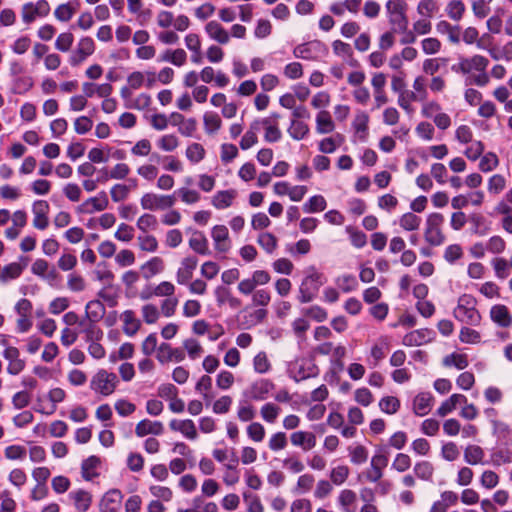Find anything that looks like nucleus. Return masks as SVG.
<instances>
[{"label": "nucleus", "mask_w": 512, "mask_h": 512, "mask_svg": "<svg viewBox=\"0 0 512 512\" xmlns=\"http://www.w3.org/2000/svg\"><path fill=\"white\" fill-rule=\"evenodd\" d=\"M335 129L331 115L328 111L322 110L316 117V130L319 134L330 133Z\"/></svg>", "instance_id": "nucleus-25"}, {"label": "nucleus", "mask_w": 512, "mask_h": 512, "mask_svg": "<svg viewBox=\"0 0 512 512\" xmlns=\"http://www.w3.org/2000/svg\"><path fill=\"white\" fill-rule=\"evenodd\" d=\"M211 236L217 251L223 253L230 249L229 232L225 225L214 226L212 228Z\"/></svg>", "instance_id": "nucleus-12"}, {"label": "nucleus", "mask_w": 512, "mask_h": 512, "mask_svg": "<svg viewBox=\"0 0 512 512\" xmlns=\"http://www.w3.org/2000/svg\"><path fill=\"white\" fill-rule=\"evenodd\" d=\"M183 347L185 348V350L188 353V356L192 360L199 358L203 353V347L201 346L199 341L193 338L186 339L183 342Z\"/></svg>", "instance_id": "nucleus-46"}, {"label": "nucleus", "mask_w": 512, "mask_h": 512, "mask_svg": "<svg viewBox=\"0 0 512 512\" xmlns=\"http://www.w3.org/2000/svg\"><path fill=\"white\" fill-rule=\"evenodd\" d=\"M309 132V127L306 123L293 119L290 127L288 128L289 135L295 140L303 139Z\"/></svg>", "instance_id": "nucleus-36"}, {"label": "nucleus", "mask_w": 512, "mask_h": 512, "mask_svg": "<svg viewBox=\"0 0 512 512\" xmlns=\"http://www.w3.org/2000/svg\"><path fill=\"white\" fill-rule=\"evenodd\" d=\"M491 264L498 279L503 280L509 276V270L512 267L509 261H507L505 258L496 257L491 261Z\"/></svg>", "instance_id": "nucleus-35"}, {"label": "nucleus", "mask_w": 512, "mask_h": 512, "mask_svg": "<svg viewBox=\"0 0 512 512\" xmlns=\"http://www.w3.org/2000/svg\"><path fill=\"white\" fill-rule=\"evenodd\" d=\"M489 61L481 55H474L471 58H460L459 63L451 66V70L455 73L468 74L472 70L483 72L486 70Z\"/></svg>", "instance_id": "nucleus-5"}, {"label": "nucleus", "mask_w": 512, "mask_h": 512, "mask_svg": "<svg viewBox=\"0 0 512 512\" xmlns=\"http://www.w3.org/2000/svg\"><path fill=\"white\" fill-rule=\"evenodd\" d=\"M302 312L305 316L310 317L317 322H323L328 317L327 311L318 305L305 308Z\"/></svg>", "instance_id": "nucleus-55"}, {"label": "nucleus", "mask_w": 512, "mask_h": 512, "mask_svg": "<svg viewBox=\"0 0 512 512\" xmlns=\"http://www.w3.org/2000/svg\"><path fill=\"white\" fill-rule=\"evenodd\" d=\"M123 495L118 489H111L106 492L100 500L99 510L100 512H118Z\"/></svg>", "instance_id": "nucleus-9"}, {"label": "nucleus", "mask_w": 512, "mask_h": 512, "mask_svg": "<svg viewBox=\"0 0 512 512\" xmlns=\"http://www.w3.org/2000/svg\"><path fill=\"white\" fill-rule=\"evenodd\" d=\"M433 397L430 393H420L413 401V410L415 414L424 416L429 413L431 409V401Z\"/></svg>", "instance_id": "nucleus-22"}, {"label": "nucleus", "mask_w": 512, "mask_h": 512, "mask_svg": "<svg viewBox=\"0 0 512 512\" xmlns=\"http://www.w3.org/2000/svg\"><path fill=\"white\" fill-rule=\"evenodd\" d=\"M293 373V379L299 382L307 378L316 377L319 373V369L314 363L303 362L299 365L297 371Z\"/></svg>", "instance_id": "nucleus-24"}, {"label": "nucleus", "mask_w": 512, "mask_h": 512, "mask_svg": "<svg viewBox=\"0 0 512 512\" xmlns=\"http://www.w3.org/2000/svg\"><path fill=\"white\" fill-rule=\"evenodd\" d=\"M237 196V191L234 189L218 191L212 197V205L216 209H225L232 205L233 200Z\"/></svg>", "instance_id": "nucleus-20"}, {"label": "nucleus", "mask_w": 512, "mask_h": 512, "mask_svg": "<svg viewBox=\"0 0 512 512\" xmlns=\"http://www.w3.org/2000/svg\"><path fill=\"white\" fill-rule=\"evenodd\" d=\"M490 317L498 326L507 328L512 324V316L505 305H494L490 310Z\"/></svg>", "instance_id": "nucleus-16"}, {"label": "nucleus", "mask_w": 512, "mask_h": 512, "mask_svg": "<svg viewBox=\"0 0 512 512\" xmlns=\"http://www.w3.org/2000/svg\"><path fill=\"white\" fill-rule=\"evenodd\" d=\"M432 332L428 329L414 330L407 333L403 338V344L406 346H421L431 340Z\"/></svg>", "instance_id": "nucleus-18"}, {"label": "nucleus", "mask_w": 512, "mask_h": 512, "mask_svg": "<svg viewBox=\"0 0 512 512\" xmlns=\"http://www.w3.org/2000/svg\"><path fill=\"white\" fill-rule=\"evenodd\" d=\"M321 285V274L318 272H313L306 276L299 286L298 300L301 303L311 302L316 297V294Z\"/></svg>", "instance_id": "nucleus-3"}, {"label": "nucleus", "mask_w": 512, "mask_h": 512, "mask_svg": "<svg viewBox=\"0 0 512 512\" xmlns=\"http://www.w3.org/2000/svg\"><path fill=\"white\" fill-rule=\"evenodd\" d=\"M326 52V46L320 41H311L301 44L296 46L293 50V54L296 58L304 60H318L321 55Z\"/></svg>", "instance_id": "nucleus-6"}, {"label": "nucleus", "mask_w": 512, "mask_h": 512, "mask_svg": "<svg viewBox=\"0 0 512 512\" xmlns=\"http://www.w3.org/2000/svg\"><path fill=\"white\" fill-rule=\"evenodd\" d=\"M164 431V426L160 421H151L143 419L137 423L135 427V434L138 437H144L148 434L161 435Z\"/></svg>", "instance_id": "nucleus-14"}, {"label": "nucleus", "mask_w": 512, "mask_h": 512, "mask_svg": "<svg viewBox=\"0 0 512 512\" xmlns=\"http://www.w3.org/2000/svg\"><path fill=\"white\" fill-rule=\"evenodd\" d=\"M498 163L499 161L496 154L489 152L481 158L479 163V169L482 172H489L496 168Z\"/></svg>", "instance_id": "nucleus-60"}, {"label": "nucleus", "mask_w": 512, "mask_h": 512, "mask_svg": "<svg viewBox=\"0 0 512 512\" xmlns=\"http://www.w3.org/2000/svg\"><path fill=\"white\" fill-rule=\"evenodd\" d=\"M205 32L219 44H227L230 40L228 31L217 21H209L205 25Z\"/></svg>", "instance_id": "nucleus-15"}, {"label": "nucleus", "mask_w": 512, "mask_h": 512, "mask_svg": "<svg viewBox=\"0 0 512 512\" xmlns=\"http://www.w3.org/2000/svg\"><path fill=\"white\" fill-rule=\"evenodd\" d=\"M214 293L219 306L228 304L232 309H237L241 306V300L234 297L230 289L225 286L216 287Z\"/></svg>", "instance_id": "nucleus-19"}, {"label": "nucleus", "mask_w": 512, "mask_h": 512, "mask_svg": "<svg viewBox=\"0 0 512 512\" xmlns=\"http://www.w3.org/2000/svg\"><path fill=\"white\" fill-rule=\"evenodd\" d=\"M349 476V468L345 465H339L332 469L330 479L335 485L343 484Z\"/></svg>", "instance_id": "nucleus-54"}, {"label": "nucleus", "mask_w": 512, "mask_h": 512, "mask_svg": "<svg viewBox=\"0 0 512 512\" xmlns=\"http://www.w3.org/2000/svg\"><path fill=\"white\" fill-rule=\"evenodd\" d=\"M175 195L180 197L181 201L186 204H194V203L198 202L201 197L200 194L196 190L185 188V187H182V188H179L178 190H176L174 192V196Z\"/></svg>", "instance_id": "nucleus-45"}, {"label": "nucleus", "mask_w": 512, "mask_h": 512, "mask_svg": "<svg viewBox=\"0 0 512 512\" xmlns=\"http://www.w3.org/2000/svg\"><path fill=\"white\" fill-rule=\"evenodd\" d=\"M421 218L412 212L404 213L399 218V225L405 231H415L420 227Z\"/></svg>", "instance_id": "nucleus-28"}, {"label": "nucleus", "mask_w": 512, "mask_h": 512, "mask_svg": "<svg viewBox=\"0 0 512 512\" xmlns=\"http://www.w3.org/2000/svg\"><path fill=\"white\" fill-rule=\"evenodd\" d=\"M157 145L161 150H163L165 152H171V151H174L178 147L179 140L175 135L167 134V135L162 136L157 141Z\"/></svg>", "instance_id": "nucleus-53"}, {"label": "nucleus", "mask_w": 512, "mask_h": 512, "mask_svg": "<svg viewBox=\"0 0 512 512\" xmlns=\"http://www.w3.org/2000/svg\"><path fill=\"white\" fill-rule=\"evenodd\" d=\"M237 416L240 421L248 422L255 418L256 411L251 404L247 402H241L238 407Z\"/></svg>", "instance_id": "nucleus-56"}, {"label": "nucleus", "mask_w": 512, "mask_h": 512, "mask_svg": "<svg viewBox=\"0 0 512 512\" xmlns=\"http://www.w3.org/2000/svg\"><path fill=\"white\" fill-rule=\"evenodd\" d=\"M95 51V43L91 37H82L77 45V48L72 52L69 63L71 66H78L87 57L92 55Z\"/></svg>", "instance_id": "nucleus-7"}, {"label": "nucleus", "mask_w": 512, "mask_h": 512, "mask_svg": "<svg viewBox=\"0 0 512 512\" xmlns=\"http://www.w3.org/2000/svg\"><path fill=\"white\" fill-rule=\"evenodd\" d=\"M3 357L8 361L7 372L10 375H18L24 370L26 362L20 358L18 348L13 346L6 347Z\"/></svg>", "instance_id": "nucleus-8"}, {"label": "nucleus", "mask_w": 512, "mask_h": 512, "mask_svg": "<svg viewBox=\"0 0 512 512\" xmlns=\"http://www.w3.org/2000/svg\"><path fill=\"white\" fill-rule=\"evenodd\" d=\"M486 250L493 254H500L506 248V242L500 236H492L485 245Z\"/></svg>", "instance_id": "nucleus-61"}, {"label": "nucleus", "mask_w": 512, "mask_h": 512, "mask_svg": "<svg viewBox=\"0 0 512 512\" xmlns=\"http://www.w3.org/2000/svg\"><path fill=\"white\" fill-rule=\"evenodd\" d=\"M254 370L260 374L266 373L270 369V362L265 352H259L253 359Z\"/></svg>", "instance_id": "nucleus-63"}, {"label": "nucleus", "mask_w": 512, "mask_h": 512, "mask_svg": "<svg viewBox=\"0 0 512 512\" xmlns=\"http://www.w3.org/2000/svg\"><path fill=\"white\" fill-rule=\"evenodd\" d=\"M389 23L391 24L393 31L406 32L408 28V19L406 16V12L389 15Z\"/></svg>", "instance_id": "nucleus-41"}, {"label": "nucleus", "mask_w": 512, "mask_h": 512, "mask_svg": "<svg viewBox=\"0 0 512 512\" xmlns=\"http://www.w3.org/2000/svg\"><path fill=\"white\" fill-rule=\"evenodd\" d=\"M140 203L145 210H164L171 208L175 204V196L145 193L141 197Z\"/></svg>", "instance_id": "nucleus-4"}, {"label": "nucleus", "mask_w": 512, "mask_h": 512, "mask_svg": "<svg viewBox=\"0 0 512 512\" xmlns=\"http://www.w3.org/2000/svg\"><path fill=\"white\" fill-rule=\"evenodd\" d=\"M453 314L457 320L469 325H478L481 321V315L476 307L455 308Z\"/></svg>", "instance_id": "nucleus-17"}, {"label": "nucleus", "mask_w": 512, "mask_h": 512, "mask_svg": "<svg viewBox=\"0 0 512 512\" xmlns=\"http://www.w3.org/2000/svg\"><path fill=\"white\" fill-rule=\"evenodd\" d=\"M287 436L284 432H276L274 433L268 442V447L271 451L277 452L286 448Z\"/></svg>", "instance_id": "nucleus-44"}, {"label": "nucleus", "mask_w": 512, "mask_h": 512, "mask_svg": "<svg viewBox=\"0 0 512 512\" xmlns=\"http://www.w3.org/2000/svg\"><path fill=\"white\" fill-rule=\"evenodd\" d=\"M142 268L149 271V274L144 275V277L148 279L151 276H154L163 270V260L160 257H153L148 262H146Z\"/></svg>", "instance_id": "nucleus-58"}, {"label": "nucleus", "mask_w": 512, "mask_h": 512, "mask_svg": "<svg viewBox=\"0 0 512 512\" xmlns=\"http://www.w3.org/2000/svg\"><path fill=\"white\" fill-rule=\"evenodd\" d=\"M414 472L418 478L429 481L433 476L434 467L429 461H421L415 464Z\"/></svg>", "instance_id": "nucleus-40"}, {"label": "nucleus", "mask_w": 512, "mask_h": 512, "mask_svg": "<svg viewBox=\"0 0 512 512\" xmlns=\"http://www.w3.org/2000/svg\"><path fill=\"white\" fill-rule=\"evenodd\" d=\"M448 16L455 21H459L465 12V5L461 0H451L446 6Z\"/></svg>", "instance_id": "nucleus-39"}, {"label": "nucleus", "mask_w": 512, "mask_h": 512, "mask_svg": "<svg viewBox=\"0 0 512 512\" xmlns=\"http://www.w3.org/2000/svg\"><path fill=\"white\" fill-rule=\"evenodd\" d=\"M75 13V8L71 3L60 4L54 11L56 19L61 22L69 21Z\"/></svg>", "instance_id": "nucleus-50"}, {"label": "nucleus", "mask_w": 512, "mask_h": 512, "mask_svg": "<svg viewBox=\"0 0 512 512\" xmlns=\"http://www.w3.org/2000/svg\"><path fill=\"white\" fill-rule=\"evenodd\" d=\"M444 222V216L440 213H431L428 215L425 223L424 238L431 246H440L445 241V236L441 226Z\"/></svg>", "instance_id": "nucleus-1"}, {"label": "nucleus", "mask_w": 512, "mask_h": 512, "mask_svg": "<svg viewBox=\"0 0 512 512\" xmlns=\"http://www.w3.org/2000/svg\"><path fill=\"white\" fill-rule=\"evenodd\" d=\"M24 269V266H22L19 263L13 262L8 265H6L1 272L0 279L3 282H6L11 279L18 278Z\"/></svg>", "instance_id": "nucleus-37"}, {"label": "nucleus", "mask_w": 512, "mask_h": 512, "mask_svg": "<svg viewBox=\"0 0 512 512\" xmlns=\"http://www.w3.org/2000/svg\"><path fill=\"white\" fill-rule=\"evenodd\" d=\"M189 247L200 255H209L208 240L200 231H194L189 239Z\"/></svg>", "instance_id": "nucleus-21"}, {"label": "nucleus", "mask_w": 512, "mask_h": 512, "mask_svg": "<svg viewBox=\"0 0 512 512\" xmlns=\"http://www.w3.org/2000/svg\"><path fill=\"white\" fill-rule=\"evenodd\" d=\"M124 322L123 331L128 336H133L140 328V321L135 318L132 310H126L121 316Z\"/></svg>", "instance_id": "nucleus-27"}, {"label": "nucleus", "mask_w": 512, "mask_h": 512, "mask_svg": "<svg viewBox=\"0 0 512 512\" xmlns=\"http://www.w3.org/2000/svg\"><path fill=\"white\" fill-rule=\"evenodd\" d=\"M326 208V200L321 195L312 196L304 205L303 210L306 213L323 211Z\"/></svg>", "instance_id": "nucleus-38"}, {"label": "nucleus", "mask_w": 512, "mask_h": 512, "mask_svg": "<svg viewBox=\"0 0 512 512\" xmlns=\"http://www.w3.org/2000/svg\"><path fill=\"white\" fill-rule=\"evenodd\" d=\"M92 205L91 210H87L88 213H93L94 211H102L108 206V198L105 192H101V194L97 197L89 198L84 205Z\"/></svg>", "instance_id": "nucleus-51"}, {"label": "nucleus", "mask_w": 512, "mask_h": 512, "mask_svg": "<svg viewBox=\"0 0 512 512\" xmlns=\"http://www.w3.org/2000/svg\"><path fill=\"white\" fill-rule=\"evenodd\" d=\"M257 242L269 254L277 247V238L269 232L259 234Z\"/></svg>", "instance_id": "nucleus-42"}, {"label": "nucleus", "mask_w": 512, "mask_h": 512, "mask_svg": "<svg viewBox=\"0 0 512 512\" xmlns=\"http://www.w3.org/2000/svg\"><path fill=\"white\" fill-rule=\"evenodd\" d=\"M69 496L74 500L75 507L80 512H86L92 503V495L85 490L71 492Z\"/></svg>", "instance_id": "nucleus-23"}, {"label": "nucleus", "mask_w": 512, "mask_h": 512, "mask_svg": "<svg viewBox=\"0 0 512 512\" xmlns=\"http://www.w3.org/2000/svg\"><path fill=\"white\" fill-rule=\"evenodd\" d=\"M74 41V37L70 32L61 33L55 42V47L61 52H67Z\"/></svg>", "instance_id": "nucleus-64"}, {"label": "nucleus", "mask_w": 512, "mask_h": 512, "mask_svg": "<svg viewBox=\"0 0 512 512\" xmlns=\"http://www.w3.org/2000/svg\"><path fill=\"white\" fill-rule=\"evenodd\" d=\"M459 339L463 343L476 344L481 340L479 332L474 329L463 327L460 330Z\"/></svg>", "instance_id": "nucleus-62"}, {"label": "nucleus", "mask_w": 512, "mask_h": 512, "mask_svg": "<svg viewBox=\"0 0 512 512\" xmlns=\"http://www.w3.org/2000/svg\"><path fill=\"white\" fill-rule=\"evenodd\" d=\"M357 500V495L353 490L344 489L340 492L338 501L345 512H352L351 508Z\"/></svg>", "instance_id": "nucleus-34"}, {"label": "nucleus", "mask_w": 512, "mask_h": 512, "mask_svg": "<svg viewBox=\"0 0 512 512\" xmlns=\"http://www.w3.org/2000/svg\"><path fill=\"white\" fill-rule=\"evenodd\" d=\"M336 284L345 293L356 290L358 286L357 279L354 275H342L337 278Z\"/></svg>", "instance_id": "nucleus-48"}, {"label": "nucleus", "mask_w": 512, "mask_h": 512, "mask_svg": "<svg viewBox=\"0 0 512 512\" xmlns=\"http://www.w3.org/2000/svg\"><path fill=\"white\" fill-rule=\"evenodd\" d=\"M247 435L254 442H261L265 437V428L259 422H252L247 427Z\"/></svg>", "instance_id": "nucleus-57"}, {"label": "nucleus", "mask_w": 512, "mask_h": 512, "mask_svg": "<svg viewBox=\"0 0 512 512\" xmlns=\"http://www.w3.org/2000/svg\"><path fill=\"white\" fill-rule=\"evenodd\" d=\"M153 293L157 297L170 298L174 296L175 286L169 281H162L155 288H153Z\"/></svg>", "instance_id": "nucleus-59"}, {"label": "nucleus", "mask_w": 512, "mask_h": 512, "mask_svg": "<svg viewBox=\"0 0 512 512\" xmlns=\"http://www.w3.org/2000/svg\"><path fill=\"white\" fill-rule=\"evenodd\" d=\"M100 464V460L96 456H90L86 460L83 461L81 470L82 476L85 480H92L97 474L94 472V469Z\"/></svg>", "instance_id": "nucleus-33"}, {"label": "nucleus", "mask_w": 512, "mask_h": 512, "mask_svg": "<svg viewBox=\"0 0 512 512\" xmlns=\"http://www.w3.org/2000/svg\"><path fill=\"white\" fill-rule=\"evenodd\" d=\"M379 407L384 413L395 414L400 407V401L396 397L386 396L380 400Z\"/></svg>", "instance_id": "nucleus-47"}, {"label": "nucleus", "mask_w": 512, "mask_h": 512, "mask_svg": "<svg viewBox=\"0 0 512 512\" xmlns=\"http://www.w3.org/2000/svg\"><path fill=\"white\" fill-rule=\"evenodd\" d=\"M119 380L115 373L100 369L91 379L90 388L103 396L111 395Z\"/></svg>", "instance_id": "nucleus-2"}, {"label": "nucleus", "mask_w": 512, "mask_h": 512, "mask_svg": "<svg viewBox=\"0 0 512 512\" xmlns=\"http://www.w3.org/2000/svg\"><path fill=\"white\" fill-rule=\"evenodd\" d=\"M281 409L274 403H266L261 407L260 413L264 421L274 423Z\"/></svg>", "instance_id": "nucleus-43"}, {"label": "nucleus", "mask_w": 512, "mask_h": 512, "mask_svg": "<svg viewBox=\"0 0 512 512\" xmlns=\"http://www.w3.org/2000/svg\"><path fill=\"white\" fill-rule=\"evenodd\" d=\"M205 156V150L199 143H192L186 149V157L193 163L200 162Z\"/></svg>", "instance_id": "nucleus-52"}, {"label": "nucleus", "mask_w": 512, "mask_h": 512, "mask_svg": "<svg viewBox=\"0 0 512 512\" xmlns=\"http://www.w3.org/2000/svg\"><path fill=\"white\" fill-rule=\"evenodd\" d=\"M198 260L194 256H188L182 259L180 267L176 273V281L180 285L188 283L193 277L194 270L196 269Z\"/></svg>", "instance_id": "nucleus-11"}, {"label": "nucleus", "mask_w": 512, "mask_h": 512, "mask_svg": "<svg viewBox=\"0 0 512 512\" xmlns=\"http://www.w3.org/2000/svg\"><path fill=\"white\" fill-rule=\"evenodd\" d=\"M203 123L204 129L208 134L217 132L222 125L220 116L215 112H206L203 116Z\"/></svg>", "instance_id": "nucleus-29"}, {"label": "nucleus", "mask_w": 512, "mask_h": 512, "mask_svg": "<svg viewBox=\"0 0 512 512\" xmlns=\"http://www.w3.org/2000/svg\"><path fill=\"white\" fill-rule=\"evenodd\" d=\"M157 359L161 363H166L172 360L181 362L185 358V354L178 348H172L168 343H162L157 349Z\"/></svg>", "instance_id": "nucleus-13"}, {"label": "nucleus", "mask_w": 512, "mask_h": 512, "mask_svg": "<svg viewBox=\"0 0 512 512\" xmlns=\"http://www.w3.org/2000/svg\"><path fill=\"white\" fill-rule=\"evenodd\" d=\"M443 365L446 367L454 366L463 370L469 365V361L465 354L452 353L443 358Z\"/></svg>", "instance_id": "nucleus-31"}, {"label": "nucleus", "mask_w": 512, "mask_h": 512, "mask_svg": "<svg viewBox=\"0 0 512 512\" xmlns=\"http://www.w3.org/2000/svg\"><path fill=\"white\" fill-rule=\"evenodd\" d=\"M263 128L265 129L264 138L267 142L273 143L281 139L282 133L278 127V123L263 120Z\"/></svg>", "instance_id": "nucleus-32"}, {"label": "nucleus", "mask_w": 512, "mask_h": 512, "mask_svg": "<svg viewBox=\"0 0 512 512\" xmlns=\"http://www.w3.org/2000/svg\"><path fill=\"white\" fill-rule=\"evenodd\" d=\"M414 101H418L416 92L405 90L399 94L398 105L408 113L412 111L411 103Z\"/></svg>", "instance_id": "nucleus-49"}, {"label": "nucleus", "mask_w": 512, "mask_h": 512, "mask_svg": "<svg viewBox=\"0 0 512 512\" xmlns=\"http://www.w3.org/2000/svg\"><path fill=\"white\" fill-rule=\"evenodd\" d=\"M484 456V450L478 445H468L464 450V460L470 465L482 464Z\"/></svg>", "instance_id": "nucleus-26"}, {"label": "nucleus", "mask_w": 512, "mask_h": 512, "mask_svg": "<svg viewBox=\"0 0 512 512\" xmlns=\"http://www.w3.org/2000/svg\"><path fill=\"white\" fill-rule=\"evenodd\" d=\"M49 204L45 200H36L32 205V212L34 214L33 226L36 229L44 230L49 225L48 212Z\"/></svg>", "instance_id": "nucleus-10"}, {"label": "nucleus", "mask_w": 512, "mask_h": 512, "mask_svg": "<svg viewBox=\"0 0 512 512\" xmlns=\"http://www.w3.org/2000/svg\"><path fill=\"white\" fill-rule=\"evenodd\" d=\"M351 463L361 465L368 459V450L363 445H354L348 447Z\"/></svg>", "instance_id": "nucleus-30"}]
</instances>
